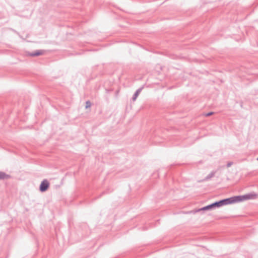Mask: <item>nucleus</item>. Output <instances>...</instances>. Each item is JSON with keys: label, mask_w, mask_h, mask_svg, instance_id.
<instances>
[{"label": "nucleus", "mask_w": 258, "mask_h": 258, "mask_svg": "<svg viewBox=\"0 0 258 258\" xmlns=\"http://www.w3.org/2000/svg\"><path fill=\"white\" fill-rule=\"evenodd\" d=\"M244 201V200L243 196H236L231 198L224 199L217 202H215L210 205L205 206L203 208L197 210L196 211V212H198L201 211L209 210L216 207H220L224 205H226L237 202H240Z\"/></svg>", "instance_id": "nucleus-1"}, {"label": "nucleus", "mask_w": 258, "mask_h": 258, "mask_svg": "<svg viewBox=\"0 0 258 258\" xmlns=\"http://www.w3.org/2000/svg\"><path fill=\"white\" fill-rule=\"evenodd\" d=\"M49 186V182L46 179L43 180L40 185V190L41 191L43 192L46 191Z\"/></svg>", "instance_id": "nucleus-2"}, {"label": "nucleus", "mask_w": 258, "mask_h": 258, "mask_svg": "<svg viewBox=\"0 0 258 258\" xmlns=\"http://www.w3.org/2000/svg\"><path fill=\"white\" fill-rule=\"evenodd\" d=\"M44 53V51L43 50H37L34 52L31 53L26 52V55L30 56H36L43 55Z\"/></svg>", "instance_id": "nucleus-3"}, {"label": "nucleus", "mask_w": 258, "mask_h": 258, "mask_svg": "<svg viewBox=\"0 0 258 258\" xmlns=\"http://www.w3.org/2000/svg\"><path fill=\"white\" fill-rule=\"evenodd\" d=\"M244 201L255 199L257 198V195L255 193H251L243 195Z\"/></svg>", "instance_id": "nucleus-4"}, {"label": "nucleus", "mask_w": 258, "mask_h": 258, "mask_svg": "<svg viewBox=\"0 0 258 258\" xmlns=\"http://www.w3.org/2000/svg\"><path fill=\"white\" fill-rule=\"evenodd\" d=\"M10 176L3 172L0 171V179L9 178Z\"/></svg>", "instance_id": "nucleus-5"}, {"label": "nucleus", "mask_w": 258, "mask_h": 258, "mask_svg": "<svg viewBox=\"0 0 258 258\" xmlns=\"http://www.w3.org/2000/svg\"><path fill=\"white\" fill-rule=\"evenodd\" d=\"M215 175V173L212 172L211 173H210L206 178V179H209L213 177Z\"/></svg>", "instance_id": "nucleus-6"}, {"label": "nucleus", "mask_w": 258, "mask_h": 258, "mask_svg": "<svg viewBox=\"0 0 258 258\" xmlns=\"http://www.w3.org/2000/svg\"><path fill=\"white\" fill-rule=\"evenodd\" d=\"M140 94V91L138 90L136 93L135 94H134V97H133V100H135L138 97V96H139Z\"/></svg>", "instance_id": "nucleus-7"}, {"label": "nucleus", "mask_w": 258, "mask_h": 258, "mask_svg": "<svg viewBox=\"0 0 258 258\" xmlns=\"http://www.w3.org/2000/svg\"><path fill=\"white\" fill-rule=\"evenodd\" d=\"M91 103L90 101H87L86 102V108H89L91 106Z\"/></svg>", "instance_id": "nucleus-8"}, {"label": "nucleus", "mask_w": 258, "mask_h": 258, "mask_svg": "<svg viewBox=\"0 0 258 258\" xmlns=\"http://www.w3.org/2000/svg\"><path fill=\"white\" fill-rule=\"evenodd\" d=\"M257 160L258 161V158H257Z\"/></svg>", "instance_id": "nucleus-9"}]
</instances>
